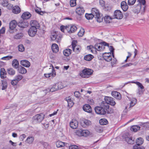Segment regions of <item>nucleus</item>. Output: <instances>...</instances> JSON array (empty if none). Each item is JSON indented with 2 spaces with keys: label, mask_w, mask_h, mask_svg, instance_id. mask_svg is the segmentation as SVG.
Returning a JSON list of instances; mask_svg holds the SVG:
<instances>
[{
  "label": "nucleus",
  "mask_w": 149,
  "mask_h": 149,
  "mask_svg": "<svg viewBox=\"0 0 149 149\" xmlns=\"http://www.w3.org/2000/svg\"><path fill=\"white\" fill-rule=\"evenodd\" d=\"M105 46H107L109 48V44L105 42H101V44H97L95 45L94 47L92 45L89 46H88L87 49L89 50H91L92 52L94 49L97 50L98 51H102L105 48Z\"/></svg>",
  "instance_id": "1"
},
{
  "label": "nucleus",
  "mask_w": 149,
  "mask_h": 149,
  "mask_svg": "<svg viewBox=\"0 0 149 149\" xmlns=\"http://www.w3.org/2000/svg\"><path fill=\"white\" fill-rule=\"evenodd\" d=\"M77 27L75 25H69L68 26H61L60 27V29L63 32L65 33L66 32L69 33H72L75 31L77 29Z\"/></svg>",
  "instance_id": "2"
},
{
  "label": "nucleus",
  "mask_w": 149,
  "mask_h": 149,
  "mask_svg": "<svg viewBox=\"0 0 149 149\" xmlns=\"http://www.w3.org/2000/svg\"><path fill=\"white\" fill-rule=\"evenodd\" d=\"M110 52L109 53H105L103 54V57L104 59L107 62H110L112 58L111 53H112V56L114 57V53L113 52L114 49L113 47L110 46L109 47Z\"/></svg>",
  "instance_id": "3"
},
{
  "label": "nucleus",
  "mask_w": 149,
  "mask_h": 149,
  "mask_svg": "<svg viewBox=\"0 0 149 149\" xmlns=\"http://www.w3.org/2000/svg\"><path fill=\"white\" fill-rule=\"evenodd\" d=\"M91 14L93 16L96 18L97 22H101L102 19V17L99 13V10L95 8L92 9Z\"/></svg>",
  "instance_id": "4"
},
{
  "label": "nucleus",
  "mask_w": 149,
  "mask_h": 149,
  "mask_svg": "<svg viewBox=\"0 0 149 149\" xmlns=\"http://www.w3.org/2000/svg\"><path fill=\"white\" fill-rule=\"evenodd\" d=\"M93 71L90 69L86 68L84 69L80 73V76L83 78H88L92 74Z\"/></svg>",
  "instance_id": "5"
},
{
  "label": "nucleus",
  "mask_w": 149,
  "mask_h": 149,
  "mask_svg": "<svg viewBox=\"0 0 149 149\" xmlns=\"http://www.w3.org/2000/svg\"><path fill=\"white\" fill-rule=\"evenodd\" d=\"M77 41L73 40L72 43V46L73 51L76 53L78 54L80 52L81 48L80 45H77Z\"/></svg>",
  "instance_id": "6"
},
{
  "label": "nucleus",
  "mask_w": 149,
  "mask_h": 149,
  "mask_svg": "<svg viewBox=\"0 0 149 149\" xmlns=\"http://www.w3.org/2000/svg\"><path fill=\"white\" fill-rule=\"evenodd\" d=\"M51 40H56L57 42H59L62 38L61 35H58L56 32L52 33L50 36Z\"/></svg>",
  "instance_id": "7"
},
{
  "label": "nucleus",
  "mask_w": 149,
  "mask_h": 149,
  "mask_svg": "<svg viewBox=\"0 0 149 149\" xmlns=\"http://www.w3.org/2000/svg\"><path fill=\"white\" fill-rule=\"evenodd\" d=\"M75 133L76 134L79 136H86L89 134L90 132L87 130H82L80 129L77 130Z\"/></svg>",
  "instance_id": "8"
},
{
  "label": "nucleus",
  "mask_w": 149,
  "mask_h": 149,
  "mask_svg": "<svg viewBox=\"0 0 149 149\" xmlns=\"http://www.w3.org/2000/svg\"><path fill=\"white\" fill-rule=\"evenodd\" d=\"M112 98L109 97H104V101H102L101 102V106L105 109H108L109 108V105H108V103H110L109 100H111Z\"/></svg>",
  "instance_id": "9"
},
{
  "label": "nucleus",
  "mask_w": 149,
  "mask_h": 149,
  "mask_svg": "<svg viewBox=\"0 0 149 149\" xmlns=\"http://www.w3.org/2000/svg\"><path fill=\"white\" fill-rule=\"evenodd\" d=\"M101 106V104H100ZM107 109H105L101 106L100 107H95V112L98 114L100 115H104L106 113L105 110Z\"/></svg>",
  "instance_id": "10"
},
{
  "label": "nucleus",
  "mask_w": 149,
  "mask_h": 149,
  "mask_svg": "<svg viewBox=\"0 0 149 149\" xmlns=\"http://www.w3.org/2000/svg\"><path fill=\"white\" fill-rule=\"evenodd\" d=\"M44 114L41 113L34 116L33 118L34 120L38 122H41L44 119Z\"/></svg>",
  "instance_id": "11"
},
{
  "label": "nucleus",
  "mask_w": 149,
  "mask_h": 149,
  "mask_svg": "<svg viewBox=\"0 0 149 149\" xmlns=\"http://www.w3.org/2000/svg\"><path fill=\"white\" fill-rule=\"evenodd\" d=\"M17 25V23L15 20H13L10 22L9 24V32L10 33H13L14 32Z\"/></svg>",
  "instance_id": "12"
},
{
  "label": "nucleus",
  "mask_w": 149,
  "mask_h": 149,
  "mask_svg": "<svg viewBox=\"0 0 149 149\" xmlns=\"http://www.w3.org/2000/svg\"><path fill=\"white\" fill-rule=\"evenodd\" d=\"M113 17V18L121 19L123 17V14L120 10H116L114 11Z\"/></svg>",
  "instance_id": "13"
},
{
  "label": "nucleus",
  "mask_w": 149,
  "mask_h": 149,
  "mask_svg": "<svg viewBox=\"0 0 149 149\" xmlns=\"http://www.w3.org/2000/svg\"><path fill=\"white\" fill-rule=\"evenodd\" d=\"M145 11V7L141 6V4L140 3H138L135 8V11L138 13L141 12V13H143Z\"/></svg>",
  "instance_id": "14"
},
{
  "label": "nucleus",
  "mask_w": 149,
  "mask_h": 149,
  "mask_svg": "<svg viewBox=\"0 0 149 149\" xmlns=\"http://www.w3.org/2000/svg\"><path fill=\"white\" fill-rule=\"evenodd\" d=\"M130 104H128L127 106L125 107V110H126L127 108L132 107L135 105L137 102V100L135 98H133L130 99Z\"/></svg>",
  "instance_id": "15"
},
{
  "label": "nucleus",
  "mask_w": 149,
  "mask_h": 149,
  "mask_svg": "<svg viewBox=\"0 0 149 149\" xmlns=\"http://www.w3.org/2000/svg\"><path fill=\"white\" fill-rule=\"evenodd\" d=\"M37 31V29L35 27H31L28 31L29 36L31 37L34 36L36 34Z\"/></svg>",
  "instance_id": "16"
},
{
  "label": "nucleus",
  "mask_w": 149,
  "mask_h": 149,
  "mask_svg": "<svg viewBox=\"0 0 149 149\" xmlns=\"http://www.w3.org/2000/svg\"><path fill=\"white\" fill-rule=\"evenodd\" d=\"M70 127L73 129L76 128L78 126V122L75 119H72L70 123Z\"/></svg>",
  "instance_id": "17"
},
{
  "label": "nucleus",
  "mask_w": 149,
  "mask_h": 149,
  "mask_svg": "<svg viewBox=\"0 0 149 149\" xmlns=\"http://www.w3.org/2000/svg\"><path fill=\"white\" fill-rule=\"evenodd\" d=\"M49 70L50 71V72L44 74V75L46 77L49 78L51 77H53L55 75V74L54 73V72L53 68H49Z\"/></svg>",
  "instance_id": "18"
},
{
  "label": "nucleus",
  "mask_w": 149,
  "mask_h": 149,
  "mask_svg": "<svg viewBox=\"0 0 149 149\" xmlns=\"http://www.w3.org/2000/svg\"><path fill=\"white\" fill-rule=\"evenodd\" d=\"M83 109L85 111L88 113H90L92 111L91 107L89 105L87 104H86L84 105Z\"/></svg>",
  "instance_id": "19"
},
{
  "label": "nucleus",
  "mask_w": 149,
  "mask_h": 149,
  "mask_svg": "<svg viewBox=\"0 0 149 149\" xmlns=\"http://www.w3.org/2000/svg\"><path fill=\"white\" fill-rule=\"evenodd\" d=\"M1 4L4 7H6L8 9H10L13 6L12 4L9 3L7 0L3 1Z\"/></svg>",
  "instance_id": "20"
},
{
  "label": "nucleus",
  "mask_w": 149,
  "mask_h": 149,
  "mask_svg": "<svg viewBox=\"0 0 149 149\" xmlns=\"http://www.w3.org/2000/svg\"><path fill=\"white\" fill-rule=\"evenodd\" d=\"M28 23L26 21H21L18 23V26L21 28H26L28 25Z\"/></svg>",
  "instance_id": "21"
},
{
  "label": "nucleus",
  "mask_w": 149,
  "mask_h": 149,
  "mask_svg": "<svg viewBox=\"0 0 149 149\" xmlns=\"http://www.w3.org/2000/svg\"><path fill=\"white\" fill-rule=\"evenodd\" d=\"M31 27H35L37 29H38L40 27V25L35 20H32L30 22Z\"/></svg>",
  "instance_id": "22"
},
{
  "label": "nucleus",
  "mask_w": 149,
  "mask_h": 149,
  "mask_svg": "<svg viewBox=\"0 0 149 149\" xmlns=\"http://www.w3.org/2000/svg\"><path fill=\"white\" fill-rule=\"evenodd\" d=\"M7 73L4 68H1L0 70V75L1 79H4L6 77Z\"/></svg>",
  "instance_id": "23"
},
{
  "label": "nucleus",
  "mask_w": 149,
  "mask_h": 149,
  "mask_svg": "<svg viewBox=\"0 0 149 149\" xmlns=\"http://www.w3.org/2000/svg\"><path fill=\"white\" fill-rule=\"evenodd\" d=\"M75 12L78 15H81L84 14V10L83 8L79 7L76 9Z\"/></svg>",
  "instance_id": "24"
},
{
  "label": "nucleus",
  "mask_w": 149,
  "mask_h": 149,
  "mask_svg": "<svg viewBox=\"0 0 149 149\" xmlns=\"http://www.w3.org/2000/svg\"><path fill=\"white\" fill-rule=\"evenodd\" d=\"M120 5L121 8L124 11H126L128 9V6L125 1H122Z\"/></svg>",
  "instance_id": "25"
},
{
  "label": "nucleus",
  "mask_w": 149,
  "mask_h": 149,
  "mask_svg": "<svg viewBox=\"0 0 149 149\" xmlns=\"http://www.w3.org/2000/svg\"><path fill=\"white\" fill-rule=\"evenodd\" d=\"M31 17V14L28 12L23 13L22 15V17L23 19H28Z\"/></svg>",
  "instance_id": "26"
},
{
  "label": "nucleus",
  "mask_w": 149,
  "mask_h": 149,
  "mask_svg": "<svg viewBox=\"0 0 149 149\" xmlns=\"http://www.w3.org/2000/svg\"><path fill=\"white\" fill-rule=\"evenodd\" d=\"M20 63L22 65L26 67H29L30 66V63L28 61L26 60L21 61Z\"/></svg>",
  "instance_id": "27"
},
{
  "label": "nucleus",
  "mask_w": 149,
  "mask_h": 149,
  "mask_svg": "<svg viewBox=\"0 0 149 149\" xmlns=\"http://www.w3.org/2000/svg\"><path fill=\"white\" fill-rule=\"evenodd\" d=\"M52 49L53 52L56 53L58 51V46L55 43L53 44L52 46Z\"/></svg>",
  "instance_id": "28"
},
{
  "label": "nucleus",
  "mask_w": 149,
  "mask_h": 149,
  "mask_svg": "<svg viewBox=\"0 0 149 149\" xmlns=\"http://www.w3.org/2000/svg\"><path fill=\"white\" fill-rule=\"evenodd\" d=\"M18 71L19 73L22 74H25L27 72V70L25 68L22 66L19 67L18 69Z\"/></svg>",
  "instance_id": "29"
},
{
  "label": "nucleus",
  "mask_w": 149,
  "mask_h": 149,
  "mask_svg": "<svg viewBox=\"0 0 149 149\" xmlns=\"http://www.w3.org/2000/svg\"><path fill=\"white\" fill-rule=\"evenodd\" d=\"M21 11L20 8L18 6H15L13 8L12 12L13 13L17 14L19 13Z\"/></svg>",
  "instance_id": "30"
},
{
  "label": "nucleus",
  "mask_w": 149,
  "mask_h": 149,
  "mask_svg": "<svg viewBox=\"0 0 149 149\" xmlns=\"http://www.w3.org/2000/svg\"><path fill=\"white\" fill-rule=\"evenodd\" d=\"M56 84L58 89H62L66 86V85L64 84L63 82H59Z\"/></svg>",
  "instance_id": "31"
},
{
  "label": "nucleus",
  "mask_w": 149,
  "mask_h": 149,
  "mask_svg": "<svg viewBox=\"0 0 149 149\" xmlns=\"http://www.w3.org/2000/svg\"><path fill=\"white\" fill-rule=\"evenodd\" d=\"M19 62L16 59H14L12 62L13 66L15 68H17L19 66Z\"/></svg>",
  "instance_id": "32"
},
{
  "label": "nucleus",
  "mask_w": 149,
  "mask_h": 149,
  "mask_svg": "<svg viewBox=\"0 0 149 149\" xmlns=\"http://www.w3.org/2000/svg\"><path fill=\"white\" fill-rule=\"evenodd\" d=\"M72 50L70 49H68L64 50L63 53L64 55L66 56H69L71 53Z\"/></svg>",
  "instance_id": "33"
},
{
  "label": "nucleus",
  "mask_w": 149,
  "mask_h": 149,
  "mask_svg": "<svg viewBox=\"0 0 149 149\" xmlns=\"http://www.w3.org/2000/svg\"><path fill=\"white\" fill-rule=\"evenodd\" d=\"M125 140L129 144H133L134 143V140L131 137L126 138Z\"/></svg>",
  "instance_id": "34"
},
{
  "label": "nucleus",
  "mask_w": 149,
  "mask_h": 149,
  "mask_svg": "<svg viewBox=\"0 0 149 149\" xmlns=\"http://www.w3.org/2000/svg\"><path fill=\"white\" fill-rule=\"evenodd\" d=\"M81 123L82 124L84 123L87 126L90 125L91 124V123L90 121L86 119H84L82 120Z\"/></svg>",
  "instance_id": "35"
},
{
  "label": "nucleus",
  "mask_w": 149,
  "mask_h": 149,
  "mask_svg": "<svg viewBox=\"0 0 149 149\" xmlns=\"http://www.w3.org/2000/svg\"><path fill=\"white\" fill-rule=\"evenodd\" d=\"M129 83H132L135 84L137 85L141 89H143L144 88V86H143L142 84L140 82L138 81H131Z\"/></svg>",
  "instance_id": "36"
},
{
  "label": "nucleus",
  "mask_w": 149,
  "mask_h": 149,
  "mask_svg": "<svg viewBox=\"0 0 149 149\" xmlns=\"http://www.w3.org/2000/svg\"><path fill=\"white\" fill-rule=\"evenodd\" d=\"M140 127L137 125H134L131 127V130L132 131L134 132H136L138 130H139Z\"/></svg>",
  "instance_id": "37"
},
{
  "label": "nucleus",
  "mask_w": 149,
  "mask_h": 149,
  "mask_svg": "<svg viewBox=\"0 0 149 149\" xmlns=\"http://www.w3.org/2000/svg\"><path fill=\"white\" fill-rule=\"evenodd\" d=\"M34 140V137L33 136H29L28 137L26 140L27 143L29 144H32Z\"/></svg>",
  "instance_id": "38"
},
{
  "label": "nucleus",
  "mask_w": 149,
  "mask_h": 149,
  "mask_svg": "<svg viewBox=\"0 0 149 149\" xmlns=\"http://www.w3.org/2000/svg\"><path fill=\"white\" fill-rule=\"evenodd\" d=\"M2 86V90L6 89L7 87V82L5 80H1Z\"/></svg>",
  "instance_id": "39"
},
{
  "label": "nucleus",
  "mask_w": 149,
  "mask_h": 149,
  "mask_svg": "<svg viewBox=\"0 0 149 149\" xmlns=\"http://www.w3.org/2000/svg\"><path fill=\"white\" fill-rule=\"evenodd\" d=\"M56 145L58 148L63 147L65 146V143L62 141H58L56 143Z\"/></svg>",
  "instance_id": "40"
},
{
  "label": "nucleus",
  "mask_w": 149,
  "mask_h": 149,
  "mask_svg": "<svg viewBox=\"0 0 149 149\" xmlns=\"http://www.w3.org/2000/svg\"><path fill=\"white\" fill-rule=\"evenodd\" d=\"M99 123L100 125H104L107 124L108 123V122L106 119L102 118L100 120Z\"/></svg>",
  "instance_id": "41"
},
{
  "label": "nucleus",
  "mask_w": 149,
  "mask_h": 149,
  "mask_svg": "<svg viewBox=\"0 0 149 149\" xmlns=\"http://www.w3.org/2000/svg\"><path fill=\"white\" fill-rule=\"evenodd\" d=\"M93 58V56L90 54H89L84 56V59L87 61H90Z\"/></svg>",
  "instance_id": "42"
},
{
  "label": "nucleus",
  "mask_w": 149,
  "mask_h": 149,
  "mask_svg": "<svg viewBox=\"0 0 149 149\" xmlns=\"http://www.w3.org/2000/svg\"><path fill=\"white\" fill-rule=\"evenodd\" d=\"M143 142V139L141 138H138L136 141V144L138 146H139L142 144Z\"/></svg>",
  "instance_id": "43"
},
{
  "label": "nucleus",
  "mask_w": 149,
  "mask_h": 149,
  "mask_svg": "<svg viewBox=\"0 0 149 149\" xmlns=\"http://www.w3.org/2000/svg\"><path fill=\"white\" fill-rule=\"evenodd\" d=\"M58 90V89L56 84H55L52 86L51 88L49 90V91L52 92H53L56 91Z\"/></svg>",
  "instance_id": "44"
},
{
  "label": "nucleus",
  "mask_w": 149,
  "mask_h": 149,
  "mask_svg": "<svg viewBox=\"0 0 149 149\" xmlns=\"http://www.w3.org/2000/svg\"><path fill=\"white\" fill-rule=\"evenodd\" d=\"M23 78V76L22 75L19 74L16 75L15 77V79L18 82H19L21 81Z\"/></svg>",
  "instance_id": "45"
},
{
  "label": "nucleus",
  "mask_w": 149,
  "mask_h": 149,
  "mask_svg": "<svg viewBox=\"0 0 149 149\" xmlns=\"http://www.w3.org/2000/svg\"><path fill=\"white\" fill-rule=\"evenodd\" d=\"M8 73L10 75H13L15 73V71L12 68L8 69L7 70Z\"/></svg>",
  "instance_id": "46"
},
{
  "label": "nucleus",
  "mask_w": 149,
  "mask_h": 149,
  "mask_svg": "<svg viewBox=\"0 0 149 149\" xmlns=\"http://www.w3.org/2000/svg\"><path fill=\"white\" fill-rule=\"evenodd\" d=\"M111 19V17L108 16H105L104 18V21L106 23H109Z\"/></svg>",
  "instance_id": "47"
},
{
  "label": "nucleus",
  "mask_w": 149,
  "mask_h": 149,
  "mask_svg": "<svg viewBox=\"0 0 149 149\" xmlns=\"http://www.w3.org/2000/svg\"><path fill=\"white\" fill-rule=\"evenodd\" d=\"M85 17L88 20L92 19L93 17H94L93 15L91 13L86 14L85 15Z\"/></svg>",
  "instance_id": "48"
},
{
  "label": "nucleus",
  "mask_w": 149,
  "mask_h": 149,
  "mask_svg": "<svg viewBox=\"0 0 149 149\" xmlns=\"http://www.w3.org/2000/svg\"><path fill=\"white\" fill-rule=\"evenodd\" d=\"M84 30L83 28H81L79 31L78 33V35L79 37L82 36L84 34Z\"/></svg>",
  "instance_id": "49"
},
{
  "label": "nucleus",
  "mask_w": 149,
  "mask_h": 149,
  "mask_svg": "<svg viewBox=\"0 0 149 149\" xmlns=\"http://www.w3.org/2000/svg\"><path fill=\"white\" fill-rule=\"evenodd\" d=\"M44 149H49L50 146L48 143L46 142H44L43 143Z\"/></svg>",
  "instance_id": "50"
},
{
  "label": "nucleus",
  "mask_w": 149,
  "mask_h": 149,
  "mask_svg": "<svg viewBox=\"0 0 149 149\" xmlns=\"http://www.w3.org/2000/svg\"><path fill=\"white\" fill-rule=\"evenodd\" d=\"M18 50L20 52H23L24 50V48L22 45H20L18 46Z\"/></svg>",
  "instance_id": "51"
},
{
  "label": "nucleus",
  "mask_w": 149,
  "mask_h": 149,
  "mask_svg": "<svg viewBox=\"0 0 149 149\" xmlns=\"http://www.w3.org/2000/svg\"><path fill=\"white\" fill-rule=\"evenodd\" d=\"M76 0H70V4L71 7H74L76 4Z\"/></svg>",
  "instance_id": "52"
},
{
  "label": "nucleus",
  "mask_w": 149,
  "mask_h": 149,
  "mask_svg": "<svg viewBox=\"0 0 149 149\" xmlns=\"http://www.w3.org/2000/svg\"><path fill=\"white\" fill-rule=\"evenodd\" d=\"M23 36L22 33H18L14 36V38L17 39H20Z\"/></svg>",
  "instance_id": "53"
},
{
  "label": "nucleus",
  "mask_w": 149,
  "mask_h": 149,
  "mask_svg": "<svg viewBox=\"0 0 149 149\" xmlns=\"http://www.w3.org/2000/svg\"><path fill=\"white\" fill-rule=\"evenodd\" d=\"M109 102H110V103H108V105L110 104L111 106H114L116 104L115 102L112 98L111 100H109Z\"/></svg>",
  "instance_id": "54"
},
{
  "label": "nucleus",
  "mask_w": 149,
  "mask_h": 149,
  "mask_svg": "<svg viewBox=\"0 0 149 149\" xmlns=\"http://www.w3.org/2000/svg\"><path fill=\"white\" fill-rule=\"evenodd\" d=\"M12 58L13 56H8L2 58L1 59L3 60H8L11 59Z\"/></svg>",
  "instance_id": "55"
},
{
  "label": "nucleus",
  "mask_w": 149,
  "mask_h": 149,
  "mask_svg": "<svg viewBox=\"0 0 149 149\" xmlns=\"http://www.w3.org/2000/svg\"><path fill=\"white\" fill-rule=\"evenodd\" d=\"M136 0H128V4L129 5H133L135 2Z\"/></svg>",
  "instance_id": "56"
},
{
  "label": "nucleus",
  "mask_w": 149,
  "mask_h": 149,
  "mask_svg": "<svg viewBox=\"0 0 149 149\" xmlns=\"http://www.w3.org/2000/svg\"><path fill=\"white\" fill-rule=\"evenodd\" d=\"M18 83L15 79L12 80L11 81V84L13 86H15Z\"/></svg>",
  "instance_id": "57"
},
{
  "label": "nucleus",
  "mask_w": 149,
  "mask_h": 149,
  "mask_svg": "<svg viewBox=\"0 0 149 149\" xmlns=\"http://www.w3.org/2000/svg\"><path fill=\"white\" fill-rule=\"evenodd\" d=\"M133 149H145V148L143 146L140 147L139 146L135 145L134 146Z\"/></svg>",
  "instance_id": "58"
},
{
  "label": "nucleus",
  "mask_w": 149,
  "mask_h": 149,
  "mask_svg": "<svg viewBox=\"0 0 149 149\" xmlns=\"http://www.w3.org/2000/svg\"><path fill=\"white\" fill-rule=\"evenodd\" d=\"M100 5L102 7L105 6V2L103 0H100L99 1Z\"/></svg>",
  "instance_id": "59"
},
{
  "label": "nucleus",
  "mask_w": 149,
  "mask_h": 149,
  "mask_svg": "<svg viewBox=\"0 0 149 149\" xmlns=\"http://www.w3.org/2000/svg\"><path fill=\"white\" fill-rule=\"evenodd\" d=\"M68 103V105L69 107H72L74 105V103L72 102V100L70 101H69V102Z\"/></svg>",
  "instance_id": "60"
},
{
  "label": "nucleus",
  "mask_w": 149,
  "mask_h": 149,
  "mask_svg": "<svg viewBox=\"0 0 149 149\" xmlns=\"http://www.w3.org/2000/svg\"><path fill=\"white\" fill-rule=\"evenodd\" d=\"M35 11L37 13L40 14V15H42V14H43V12L40 11V9H35Z\"/></svg>",
  "instance_id": "61"
},
{
  "label": "nucleus",
  "mask_w": 149,
  "mask_h": 149,
  "mask_svg": "<svg viewBox=\"0 0 149 149\" xmlns=\"http://www.w3.org/2000/svg\"><path fill=\"white\" fill-rule=\"evenodd\" d=\"M117 94H119V93L116 91H113L112 92L111 95L114 97H116Z\"/></svg>",
  "instance_id": "62"
},
{
  "label": "nucleus",
  "mask_w": 149,
  "mask_h": 149,
  "mask_svg": "<svg viewBox=\"0 0 149 149\" xmlns=\"http://www.w3.org/2000/svg\"><path fill=\"white\" fill-rule=\"evenodd\" d=\"M93 100L91 98L88 99L87 101V102L90 104H93Z\"/></svg>",
  "instance_id": "63"
},
{
  "label": "nucleus",
  "mask_w": 149,
  "mask_h": 149,
  "mask_svg": "<svg viewBox=\"0 0 149 149\" xmlns=\"http://www.w3.org/2000/svg\"><path fill=\"white\" fill-rule=\"evenodd\" d=\"M26 137V135L24 134H23L20 136L19 139L21 141H23Z\"/></svg>",
  "instance_id": "64"
}]
</instances>
